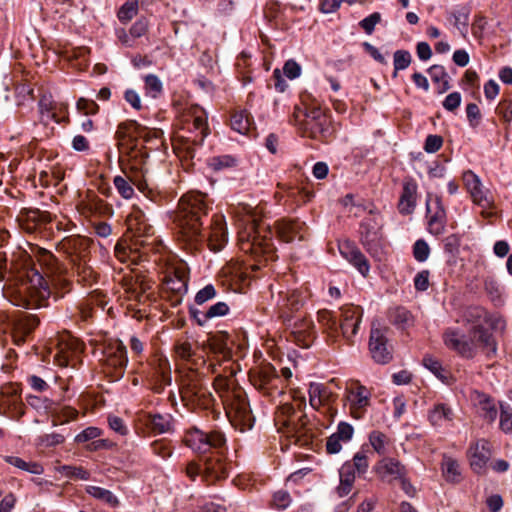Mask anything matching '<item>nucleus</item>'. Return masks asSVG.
<instances>
[{
  "instance_id": "62",
  "label": "nucleus",
  "mask_w": 512,
  "mask_h": 512,
  "mask_svg": "<svg viewBox=\"0 0 512 512\" xmlns=\"http://www.w3.org/2000/svg\"><path fill=\"white\" fill-rule=\"evenodd\" d=\"M386 435L380 431H372L369 434V442L379 455L385 454Z\"/></svg>"
},
{
  "instance_id": "8",
  "label": "nucleus",
  "mask_w": 512,
  "mask_h": 512,
  "mask_svg": "<svg viewBox=\"0 0 512 512\" xmlns=\"http://www.w3.org/2000/svg\"><path fill=\"white\" fill-rule=\"evenodd\" d=\"M185 445L197 453L224 450L226 439L220 431L204 432L198 428L189 429L183 439Z\"/></svg>"
},
{
  "instance_id": "9",
  "label": "nucleus",
  "mask_w": 512,
  "mask_h": 512,
  "mask_svg": "<svg viewBox=\"0 0 512 512\" xmlns=\"http://www.w3.org/2000/svg\"><path fill=\"white\" fill-rule=\"evenodd\" d=\"M184 121L188 125H192L193 132L195 135L190 138H187L183 142V149L187 151L186 156L193 158L194 153L191 147V143L193 145H201L205 139V137L209 134V127L207 123V114L203 108L198 105L190 106L183 115Z\"/></svg>"
},
{
  "instance_id": "22",
  "label": "nucleus",
  "mask_w": 512,
  "mask_h": 512,
  "mask_svg": "<svg viewBox=\"0 0 512 512\" xmlns=\"http://www.w3.org/2000/svg\"><path fill=\"white\" fill-rule=\"evenodd\" d=\"M261 263V260H259ZM260 268V264H246L240 261H230L227 263L222 272L229 277L231 281L241 284L251 277V273Z\"/></svg>"
},
{
  "instance_id": "40",
  "label": "nucleus",
  "mask_w": 512,
  "mask_h": 512,
  "mask_svg": "<svg viewBox=\"0 0 512 512\" xmlns=\"http://www.w3.org/2000/svg\"><path fill=\"white\" fill-rule=\"evenodd\" d=\"M423 366L433 373L442 383L450 384L452 376L450 372L444 368L441 362L431 355H425L422 360Z\"/></svg>"
},
{
  "instance_id": "24",
  "label": "nucleus",
  "mask_w": 512,
  "mask_h": 512,
  "mask_svg": "<svg viewBox=\"0 0 512 512\" xmlns=\"http://www.w3.org/2000/svg\"><path fill=\"white\" fill-rule=\"evenodd\" d=\"M0 407L4 414L15 420H19L25 414V405L16 391L10 394L2 391Z\"/></svg>"
},
{
  "instance_id": "44",
  "label": "nucleus",
  "mask_w": 512,
  "mask_h": 512,
  "mask_svg": "<svg viewBox=\"0 0 512 512\" xmlns=\"http://www.w3.org/2000/svg\"><path fill=\"white\" fill-rule=\"evenodd\" d=\"M235 374V371L230 368L229 375H222L219 374L216 376L213 386L216 392L219 393L222 401L225 400L226 397H228L227 394L233 391V388H236L234 386V381L232 379V376Z\"/></svg>"
},
{
  "instance_id": "37",
  "label": "nucleus",
  "mask_w": 512,
  "mask_h": 512,
  "mask_svg": "<svg viewBox=\"0 0 512 512\" xmlns=\"http://www.w3.org/2000/svg\"><path fill=\"white\" fill-rule=\"evenodd\" d=\"M356 470L350 465V462H345L339 469L340 484L337 488L339 496L343 497L349 494L352 489Z\"/></svg>"
},
{
  "instance_id": "34",
  "label": "nucleus",
  "mask_w": 512,
  "mask_h": 512,
  "mask_svg": "<svg viewBox=\"0 0 512 512\" xmlns=\"http://www.w3.org/2000/svg\"><path fill=\"white\" fill-rule=\"evenodd\" d=\"M144 423L155 434L169 432L172 427V417L170 414H147Z\"/></svg>"
},
{
  "instance_id": "15",
  "label": "nucleus",
  "mask_w": 512,
  "mask_h": 512,
  "mask_svg": "<svg viewBox=\"0 0 512 512\" xmlns=\"http://www.w3.org/2000/svg\"><path fill=\"white\" fill-rule=\"evenodd\" d=\"M471 469L481 475L491 457L490 443L486 439H479L470 444L467 451Z\"/></svg>"
},
{
  "instance_id": "21",
  "label": "nucleus",
  "mask_w": 512,
  "mask_h": 512,
  "mask_svg": "<svg viewBox=\"0 0 512 512\" xmlns=\"http://www.w3.org/2000/svg\"><path fill=\"white\" fill-rule=\"evenodd\" d=\"M149 381L152 389L156 393H161L165 386L171 383V368L166 358L159 357L149 375Z\"/></svg>"
},
{
  "instance_id": "59",
  "label": "nucleus",
  "mask_w": 512,
  "mask_h": 512,
  "mask_svg": "<svg viewBox=\"0 0 512 512\" xmlns=\"http://www.w3.org/2000/svg\"><path fill=\"white\" fill-rule=\"evenodd\" d=\"M292 503V498L287 491L278 490L273 494L271 506L279 511L287 509Z\"/></svg>"
},
{
  "instance_id": "13",
  "label": "nucleus",
  "mask_w": 512,
  "mask_h": 512,
  "mask_svg": "<svg viewBox=\"0 0 512 512\" xmlns=\"http://www.w3.org/2000/svg\"><path fill=\"white\" fill-rule=\"evenodd\" d=\"M371 217L364 218L359 225L360 243L372 257L378 254L381 223L375 216L373 208L369 209Z\"/></svg>"
},
{
  "instance_id": "61",
  "label": "nucleus",
  "mask_w": 512,
  "mask_h": 512,
  "mask_svg": "<svg viewBox=\"0 0 512 512\" xmlns=\"http://www.w3.org/2000/svg\"><path fill=\"white\" fill-rule=\"evenodd\" d=\"M413 257L418 262H425L430 255V247L424 239H418L413 244Z\"/></svg>"
},
{
  "instance_id": "46",
  "label": "nucleus",
  "mask_w": 512,
  "mask_h": 512,
  "mask_svg": "<svg viewBox=\"0 0 512 512\" xmlns=\"http://www.w3.org/2000/svg\"><path fill=\"white\" fill-rule=\"evenodd\" d=\"M442 471L446 481L448 482L459 483L462 479L459 463L455 459H444L442 463Z\"/></svg>"
},
{
  "instance_id": "19",
  "label": "nucleus",
  "mask_w": 512,
  "mask_h": 512,
  "mask_svg": "<svg viewBox=\"0 0 512 512\" xmlns=\"http://www.w3.org/2000/svg\"><path fill=\"white\" fill-rule=\"evenodd\" d=\"M463 182L476 205L483 208H492L493 199L487 196L480 178L473 171L467 170L463 173Z\"/></svg>"
},
{
  "instance_id": "31",
  "label": "nucleus",
  "mask_w": 512,
  "mask_h": 512,
  "mask_svg": "<svg viewBox=\"0 0 512 512\" xmlns=\"http://www.w3.org/2000/svg\"><path fill=\"white\" fill-rule=\"evenodd\" d=\"M276 378V369L271 364L263 365L257 371L250 374L251 383L261 391L268 390Z\"/></svg>"
},
{
  "instance_id": "32",
  "label": "nucleus",
  "mask_w": 512,
  "mask_h": 512,
  "mask_svg": "<svg viewBox=\"0 0 512 512\" xmlns=\"http://www.w3.org/2000/svg\"><path fill=\"white\" fill-rule=\"evenodd\" d=\"M128 226L129 229L135 231V234L139 237L148 236L153 233V228L148 224L145 214L136 207H133L128 217Z\"/></svg>"
},
{
  "instance_id": "33",
  "label": "nucleus",
  "mask_w": 512,
  "mask_h": 512,
  "mask_svg": "<svg viewBox=\"0 0 512 512\" xmlns=\"http://www.w3.org/2000/svg\"><path fill=\"white\" fill-rule=\"evenodd\" d=\"M351 406L364 408L370 406L371 392L359 381H353L348 389Z\"/></svg>"
},
{
  "instance_id": "18",
  "label": "nucleus",
  "mask_w": 512,
  "mask_h": 512,
  "mask_svg": "<svg viewBox=\"0 0 512 512\" xmlns=\"http://www.w3.org/2000/svg\"><path fill=\"white\" fill-rule=\"evenodd\" d=\"M228 233L225 217L215 214L212 217L207 236V245L211 251H220L227 243Z\"/></svg>"
},
{
  "instance_id": "5",
  "label": "nucleus",
  "mask_w": 512,
  "mask_h": 512,
  "mask_svg": "<svg viewBox=\"0 0 512 512\" xmlns=\"http://www.w3.org/2000/svg\"><path fill=\"white\" fill-rule=\"evenodd\" d=\"M322 309V335L326 334L325 341L328 345L335 344L341 337L350 340L358 332L362 318V310L358 306L344 308L340 314Z\"/></svg>"
},
{
  "instance_id": "42",
  "label": "nucleus",
  "mask_w": 512,
  "mask_h": 512,
  "mask_svg": "<svg viewBox=\"0 0 512 512\" xmlns=\"http://www.w3.org/2000/svg\"><path fill=\"white\" fill-rule=\"evenodd\" d=\"M35 257L39 265L45 268L47 273H57L61 268L56 257L50 251L44 248H37Z\"/></svg>"
},
{
  "instance_id": "17",
  "label": "nucleus",
  "mask_w": 512,
  "mask_h": 512,
  "mask_svg": "<svg viewBox=\"0 0 512 512\" xmlns=\"http://www.w3.org/2000/svg\"><path fill=\"white\" fill-rule=\"evenodd\" d=\"M339 251L342 257L353 265L363 277L369 275V261L354 242L346 240L339 243Z\"/></svg>"
},
{
  "instance_id": "57",
  "label": "nucleus",
  "mask_w": 512,
  "mask_h": 512,
  "mask_svg": "<svg viewBox=\"0 0 512 512\" xmlns=\"http://www.w3.org/2000/svg\"><path fill=\"white\" fill-rule=\"evenodd\" d=\"M162 82L158 76L149 74L145 77V91L146 94L156 98L162 92Z\"/></svg>"
},
{
  "instance_id": "26",
  "label": "nucleus",
  "mask_w": 512,
  "mask_h": 512,
  "mask_svg": "<svg viewBox=\"0 0 512 512\" xmlns=\"http://www.w3.org/2000/svg\"><path fill=\"white\" fill-rule=\"evenodd\" d=\"M417 183L414 179L403 182L402 193L398 203V211L402 215L411 214L416 207Z\"/></svg>"
},
{
  "instance_id": "39",
  "label": "nucleus",
  "mask_w": 512,
  "mask_h": 512,
  "mask_svg": "<svg viewBox=\"0 0 512 512\" xmlns=\"http://www.w3.org/2000/svg\"><path fill=\"white\" fill-rule=\"evenodd\" d=\"M182 393L184 397H188L191 400H197L199 403L205 407H208L213 399L211 393H209L205 388L196 383H190L183 388Z\"/></svg>"
},
{
  "instance_id": "53",
  "label": "nucleus",
  "mask_w": 512,
  "mask_h": 512,
  "mask_svg": "<svg viewBox=\"0 0 512 512\" xmlns=\"http://www.w3.org/2000/svg\"><path fill=\"white\" fill-rule=\"evenodd\" d=\"M499 426L505 434L512 433V407L508 403H500Z\"/></svg>"
},
{
  "instance_id": "1",
  "label": "nucleus",
  "mask_w": 512,
  "mask_h": 512,
  "mask_svg": "<svg viewBox=\"0 0 512 512\" xmlns=\"http://www.w3.org/2000/svg\"><path fill=\"white\" fill-rule=\"evenodd\" d=\"M160 132L139 124L134 120H128L118 125L115 138L120 156L126 157L128 164L122 168L123 175H117L113 184L117 192L124 199L134 196V188L147 195L150 192L145 179V163L148 152L143 143H150L159 137Z\"/></svg>"
},
{
  "instance_id": "64",
  "label": "nucleus",
  "mask_w": 512,
  "mask_h": 512,
  "mask_svg": "<svg viewBox=\"0 0 512 512\" xmlns=\"http://www.w3.org/2000/svg\"><path fill=\"white\" fill-rule=\"evenodd\" d=\"M466 116L469 123V126L471 128H476L479 126L482 114L480 112V109L477 104L475 103H468L466 106Z\"/></svg>"
},
{
  "instance_id": "56",
  "label": "nucleus",
  "mask_w": 512,
  "mask_h": 512,
  "mask_svg": "<svg viewBox=\"0 0 512 512\" xmlns=\"http://www.w3.org/2000/svg\"><path fill=\"white\" fill-rule=\"evenodd\" d=\"M138 13V2L137 1H128L124 3L118 13V19L123 22L127 23L131 19H133Z\"/></svg>"
},
{
  "instance_id": "50",
  "label": "nucleus",
  "mask_w": 512,
  "mask_h": 512,
  "mask_svg": "<svg viewBox=\"0 0 512 512\" xmlns=\"http://www.w3.org/2000/svg\"><path fill=\"white\" fill-rule=\"evenodd\" d=\"M486 318V311L479 306H470L465 309L463 313V319L467 323L471 324V327H476V324H483V320Z\"/></svg>"
},
{
  "instance_id": "36",
  "label": "nucleus",
  "mask_w": 512,
  "mask_h": 512,
  "mask_svg": "<svg viewBox=\"0 0 512 512\" xmlns=\"http://www.w3.org/2000/svg\"><path fill=\"white\" fill-rule=\"evenodd\" d=\"M454 418L452 408L446 403H436L428 414V419L433 426H442L445 422H451Z\"/></svg>"
},
{
  "instance_id": "54",
  "label": "nucleus",
  "mask_w": 512,
  "mask_h": 512,
  "mask_svg": "<svg viewBox=\"0 0 512 512\" xmlns=\"http://www.w3.org/2000/svg\"><path fill=\"white\" fill-rule=\"evenodd\" d=\"M105 304L104 299L100 298L99 294H91L85 302H83L79 306L81 318L83 320H88L92 316V306L93 305H101L103 306Z\"/></svg>"
},
{
  "instance_id": "10",
  "label": "nucleus",
  "mask_w": 512,
  "mask_h": 512,
  "mask_svg": "<svg viewBox=\"0 0 512 512\" xmlns=\"http://www.w3.org/2000/svg\"><path fill=\"white\" fill-rule=\"evenodd\" d=\"M122 286L127 297L138 303L144 304L155 298L154 283L144 275L138 273L125 275Z\"/></svg>"
},
{
  "instance_id": "3",
  "label": "nucleus",
  "mask_w": 512,
  "mask_h": 512,
  "mask_svg": "<svg viewBox=\"0 0 512 512\" xmlns=\"http://www.w3.org/2000/svg\"><path fill=\"white\" fill-rule=\"evenodd\" d=\"M445 345L456 351L461 357L472 359L481 348L491 358L496 356L497 343L493 334L483 324H476L468 330V336L461 334L457 329L448 328L443 334Z\"/></svg>"
},
{
  "instance_id": "25",
  "label": "nucleus",
  "mask_w": 512,
  "mask_h": 512,
  "mask_svg": "<svg viewBox=\"0 0 512 512\" xmlns=\"http://www.w3.org/2000/svg\"><path fill=\"white\" fill-rule=\"evenodd\" d=\"M278 308L283 318H290L291 314L298 311L303 305V297L298 290L279 292Z\"/></svg>"
},
{
  "instance_id": "7",
  "label": "nucleus",
  "mask_w": 512,
  "mask_h": 512,
  "mask_svg": "<svg viewBox=\"0 0 512 512\" xmlns=\"http://www.w3.org/2000/svg\"><path fill=\"white\" fill-rule=\"evenodd\" d=\"M227 395L228 397L225 398L223 403L231 423L241 431L251 429L254 424V417L244 390L233 388V391Z\"/></svg>"
},
{
  "instance_id": "29",
  "label": "nucleus",
  "mask_w": 512,
  "mask_h": 512,
  "mask_svg": "<svg viewBox=\"0 0 512 512\" xmlns=\"http://www.w3.org/2000/svg\"><path fill=\"white\" fill-rule=\"evenodd\" d=\"M275 229L280 240L289 243L295 239H302L303 223L298 220H280L276 222Z\"/></svg>"
},
{
  "instance_id": "48",
  "label": "nucleus",
  "mask_w": 512,
  "mask_h": 512,
  "mask_svg": "<svg viewBox=\"0 0 512 512\" xmlns=\"http://www.w3.org/2000/svg\"><path fill=\"white\" fill-rule=\"evenodd\" d=\"M231 128L240 133L246 134L250 130L251 121L246 111H236L231 116Z\"/></svg>"
},
{
  "instance_id": "28",
  "label": "nucleus",
  "mask_w": 512,
  "mask_h": 512,
  "mask_svg": "<svg viewBox=\"0 0 512 512\" xmlns=\"http://www.w3.org/2000/svg\"><path fill=\"white\" fill-rule=\"evenodd\" d=\"M473 401L479 407L480 416L488 423H493L498 415L494 399L481 391H474Z\"/></svg>"
},
{
  "instance_id": "4",
  "label": "nucleus",
  "mask_w": 512,
  "mask_h": 512,
  "mask_svg": "<svg viewBox=\"0 0 512 512\" xmlns=\"http://www.w3.org/2000/svg\"><path fill=\"white\" fill-rule=\"evenodd\" d=\"M50 295L48 283L35 268L20 271L15 283L9 288L11 301L27 309L45 306Z\"/></svg>"
},
{
  "instance_id": "16",
  "label": "nucleus",
  "mask_w": 512,
  "mask_h": 512,
  "mask_svg": "<svg viewBox=\"0 0 512 512\" xmlns=\"http://www.w3.org/2000/svg\"><path fill=\"white\" fill-rule=\"evenodd\" d=\"M227 476L228 465L224 460L223 450H218L205 460L202 477L207 483H214Z\"/></svg>"
},
{
  "instance_id": "60",
  "label": "nucleus",
  "mask_w": 512,
  "mask_h": 512,
  "mask_svg": "<svg viewBox=\"0 0 512 512\" xmlns=\"http://www.w3.org/2000/svg\"><path fill=\"white\" fill-rule=\"evenodd\" d=\"M469 14L470 10L467 7H462L458 10H453L450 12V16L455 20L454 26L459 30H462L463 28L466 32L468 27Z\"/></svg>"
},
{
  "instance_id": "38",
  "label": "nucleus",
  "mask_w": 512,
  "mask_h": 512,
  "mask_svg": "<svg viewBox=\"0 0 512 512\" xmlns=\"http://www.w3.org/2000/svg\"><path fill=\"white\" fill-rule=\"evenodd\" d=\"M165 288L178 296H183L188 290V282L185 273L175 270L173 275L165 277Z\"/></svg>"
},
{
  "instance_id": "2",
  "label": "nucleus",
  "mask_w": 512,
  "mask_h": 512,
  "mask_svg": "<svg viewBox=\"0 0 512 512\" xmlns=\"http://www.w3.org/2000/svg\"><path fill=\"white\" fill-rule=\"evenodd\" d=\"M208 209L207 196L199 192H188L179 201V233L182 241L191 250L200 249L204 243L201 219L207 215Z\"/></svg>"
},
{
  "instance_id": "52",
  "label": "nucleus",
  "mask_w": 512,
  "mask_h": 512,
  "mask_svg": "<svg viewBox=\"0 0 512 512\" xmlns=\"http://www.w3.org/2000/svg\"><path fill=\"white\" fill-rule=\"evenodd\" d=\"M445 216H446V213H445L444 208L442 206H438L437 210L430 217L429 222H428L431 233L438 235L443 232Z\"/></svg>"
},
{
  "instance_id": "20",
  "label": "nucleus",
  "mask_w": 512,
  "mask_h": 512,
  "mask_svg": "<svg viewBox=\"0 0 512 512\" xmlns=\"http://www.w3.org/2000/svg\"><path fill=\"white\" fill-rule=\"evenodd\" d=\"M372 358L379 364H387L392 359V352L387 347V338L380 329H372L369 340Z\"/></svg>"
},
{
  "instance_id": "30",
  "label": "nucleus",
  "mask_w": 512,
  "mask_h": 512,
  "mask_svg": "<svg viewBox=\"0 0 512 512\" xmlns=\"http://www.w3.org/2000/svg\"><path fill=\"white\" fill-rule=\"evenodd\" d=\"M73 272L77 277V281L84 286H91L97 282L98 273L81 257H72Z\"/></svg>"
},
{
  "instance_id": "63",
  "label": "nucleus",
  "mask_w": 512,
  "mask_h": 512,
  "mask_svg": "<svg viewBox=\"0 0 512 512\" xmlns=\"http://www.w3.org/2000/svg\"><path fill=\"white\" fill-rule=\"evenodd\" d=\"M236 160L230 155L216 156L210 159L209 165L213 170H221L235 166Z\"/></svg>"
},
{
  "instance_id": "58",
  "label": "nucleus",
  "mask_w": 512,
  "mask_h": 512,
  "mask_svg": "<svg viewBox=\"0 0 512 512\" xmlns=\"http://www.w3.org/2000/svg\"><path fill=\"white\" fill-rule=\"evenodd\" d=\"M62 475L69 478H76L80 480H88L90 474L82 467L63 465L57 469Z\"/></svg>"
},
{
  "instance_id": "47",
  "label": "nucleus",
  "mask_w": 512,
  "mask_h": 512,
  "mask_svg": "<svg viewBox=\"0 0 512 512\" xmlns=\"http://www.w3.org/2000/svg\"><path fill=\"white\" fill-rule=\"evenodd\" d=\"M4 460L10 465L32 474L39 475L42 474L44 471L43 467L39 463L26 462L22 458L17 456H6Z\"/></svg>"
},
{
  "instance_id": "45",
  "label": "nucleus",
  "mask_w": 512,
  "mask_h": 512,
  "mask_svg": "<svg viewBox=\"0 0 512 512\" xmlns=\"http://www.w3.org/2000/svg\"><path fill=\"white\" fill-rule=\"evenodd\" d=\"M86 492L102 502L108 504L111 507H116L119 504L117 497L109 490L102 487L89 485L86 487Z\"/></svg>"
},
{
  "instance_id": "27",
  "label": "nucleus",
  "mask_w": 512,
  "mask_h": 512,
  "mask_svg": "<svg viewBox=\"0 0 512 512\" xmlns=\"http://www.w3.org/2000/svg\"><path fill=\"white\" fill-rule=\"evenodd\" d=\"M320 111L318 107L307 108L304 119L300 122V130L303 137L318 139L320 135Z\"/></svg>"
},
{
  "instance_id": "12",
  "label": "nucleus",
  "mask_w": 512,
  "mask_h": 512,
  "mask_svg": "<svg viewBox=\"0 0 512 512\" xmlns=\"http://www.w3.org/2000/svg\"><path fill=\"white\" fill-rule=\"evenodd\" d=\"M77 211L84 217L92 216H112L113 207L102 200L94 190L87 189L84 193L79 194L76 203Z\"/></svg>"
},
{
  "instance_id": "55",
  "label": "nucleus",
  "mask_w": 512,
  "mask_h": 512,
  "mask_svg": "<svg viewBox=\"0 0 512 512\" xmlns=\"http://www.w3.org/2000/svg\"><path fill=\"white\" fill-rule=\"evenodd\" d=\"M412 61V56L407 50H397L394 53V72L393 77L397 76L399 70L406 69Z\"/></svg>"
},
{
  "instance_id": "43",
  "label": "nucleus",
  "mask_w": 512,
  "mask_h": 512,
  "mask_svg": "<svg viewBox=\"0 0 512 512\" xmlns=\"http://www.w3.org/2000/svg\"><path fill=\"white\" fill-rule=\"evenodd\" d=\"M56 104L57 102L52 99L51 95H42L38 103L41 122L48 124L50 121H54Z\"/></svg>"
},
{
  "instance_id": "6",
  "label": "nucleus",
  "mask_w": 512,
  "mask_h": 512,
  "mask_svg": "<svg viewBox=\"0 0 512 512\" xmlns=\"http://www.w3.org/2000/svg\"><path fill=\"white\" fill-rule=\"evenodd\" d=\"M238 244L241 251L253 255L255 258L263 257L265 261L276 258L271 231L267 226L257 224L255 221L239 231Z\"/></svg>"
},
{
  "instance_id": "35",
  "label": "nucleus",
  "mask_w": 512,
  "mask_h": 512,
  "mask_svg": "<svg viewBox=\"0 0 512 512\" xmlns=\"http://www.w3.org/2000/svg\"><path fill=\"white\" fill-rule=\"evenodd\" d=\"M377 469L384 476H392L397 480L407 475L405 466L395 458H383L379 461Z\"/></svg>"
},
{
  "instance_id": "14",
  "label": "nucleus",
  "mask_w": 512,
  "mask_h": 512,
  "mask_svg": "<svg viewBox=\"0 0 512 512\" xmlns=\"http://www.w3.org/2000/svg\"><path fill=\"white\" fill-rule=\"evenodd\" d=\"M83 349L84 345L80 340L69 334L63 335L58 342L54 362L60 367H74Z\"/></svg>"
},
{
  "instance_id": "11",
  "label": "nucleus",
  "mask_w": 512,
  "mask_h": 512,
  "mask_svg": "<svg viewBox=\"0 0 512 512\" xmlns=\"http://www.w3.org/2000/svg\"><path fill=\"white\" fill-rule=\"evenodd\" d=\"M102 361L107 374L115 380L122 378L128 362L126 347L117 341L109 344L103 351Z\"/></svg>"
},
{
  "instance_id": "41",
  "label": "nucleus",
  "mask_w": 512,
  "mask_h": 512,
  "mask_svg": "<svg viewBox=\"0 0 512 512\" xmlns=\"http://www.w3.org/2000/svg\"><path fill=\"white\" fill-rule=\"evenodd\" d=\"M388 319L391 324L400 329H405L412 324V315L405 307L398 306L388 312Z\"/></svg>"
},
{
  "instance_id": "51",
  "label": "nucleus",
  "mask_w": 512,
  "mask_h": 512,
  "mask_svg": "<svg viewBox=\"0 0 512 512\" xmlns=\"http://www.w3.org/2000/svg\"><path fill=\"white\" fill-rule=\"evenodd\" d=\"M52 283L54 289L61 296H64L66 293L70 292L72 288V282L66 277V274L62 268L58 270L57 273H53Z\"/></svg>"
},
{
  "instance_id": "23",
  "label": "nucleus",
  "mask_w": 512,
  "mask_h": 512,
  "mask_svg": "<svg viewBox=\"0 0 512 512\" xmlns=\"http://www.w3.org/2000/svg\"><path fill=\"white\" fill-rule=\"evenodd\" d=\"M52 215L46 211H40L38 209H29L21 212L19 215V222L21 227L29 232H34L37 228L47 223H52Z\"/></svg>"
},
{
  "instance_id": "49",
  "label": "nucleus",
  "mask_w": 512,
  "mask_h": 512,
  "mask_svg": "<svg viewBox=\"0 0 512 512\" xmlns=\"http://www.w3.org/2000/svg\"><path fill=\"white\" fill-rule=\"evenodd\" d=\"M340 389L339 380L336 378L329 379L325 384L322 383V407L327 403L335 401L338 397L337 391Z\"/></svg>"
}]
</instances>
